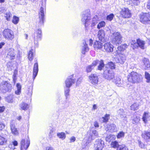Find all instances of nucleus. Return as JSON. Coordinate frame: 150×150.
<instances>
[{
  "label": "nucleus",
  "instance_id": "1",
  "mask_svg": "<svg viewBox=\"0 0 150 150\" xmlns=\"http://www.w3.org/2000/svg\"><path fill=\"white\" fill-rule=\"evenodd\" d=\"M143 77L141 75L134 71L132 72L128 76L129 82L133 83H138L142 81Z\"/></svg>",
  "mask_w": 150,
  "mask_h": 150
},
{
  "label": "nucleus",
  "instance_id": "52",
  "mask_svg": "<svg viewBox=\"0 0 150 150\" xmlns=\"http://www.w3.org/2000/svg\"><path fill=\"white\" fill-rule=\"evenodd\" d=\"M124 136V133L123 132H120L117 135V138H120L123 137Z\"/></svg>",
  "mask_w": 150,
  "mask_h": 150
},
{
  "label": "nucleus",
  "instance_id": "42",
  "mask_svg": "<svg viewBox=\"0 0 150 150\" xmlns=\"http://www.w3.org/2000/svg\"><path fill=\"white\" fill-rule=\"evenodd\" d=\"M13 96L11 95L8 96L6 99V101L8 103H12L13 102Z\"/></svg>",
  "mask_w": 150,
  "mask_h": 150
},
{
  "label": "nucleus",
  "instance_id": "34",
  "mask_svg": "<svg viewBox=\"0 0 150 150\" xmlns=\"http://www.w3.org/2000/svg\"><path fill=\"white\" fill-rule=\"evenodd\" d=\"M17 90L15 92V93L17 95H19L21 93V86L19 83H17L16 84Z\"/></svg>",
  "mask_w": 150,
  "mask_h": 150
},
{
  "label": "nucleus",
  "instance_id": "2",
  "mask_svg": "<svg viewBox=\"0 0 150 150\" xmlns=\"http://www.w3.org/2000/svg\"><path fill=\"white\" fill-rule=\"evenodd\" d=\"M30 144V141L28 135L25 138H22L20 142V150H27Z\"/></svg>",
  "mask_w": 150,
  "mask_h": 150
},
{
  "label": "nucleus",
  "instance_id": "21",
  "mask_svg": "<svg viewBox=\"0 0 150 150\" xmlns=\"http://www.w3.org/2000/svg\"><path fill=\"white\" fill-rule=\"evenodd\" d=\"M98 36L99 40L102 41L105 36L104 31L102 30H99L98 32Z\"/></svg>",
  "mask_w": 150,
  "mask_h": 150
},
{
  "label": "nucleus",
  "instance_id": "40",
  "mask_svg": "<svg viewBox=\"0 0 150 150\" xmlns=\"http://www.w3.org/2000/svg\"><path fill=\"white\" fill-rule=\"evenodd\" d=\"M130 43L132 45H133L132 48L133 49L134 48H136L138 47V45H137V41H136L134 40H132Z\"/></svg>",
  "mask_w": 150,
  "mask_h": 150
},
{
  "label": "nucleus",
  "instance_id": "28",
  "mask_svg": "<svg viewBox=\"0 0 150 150\" xmlns=\"http://www.w3.org/2000/svg\"><path fill=\"white\" fill-rule=\"evenodd\" d=\"M6 139L0 135V145H5L7 143Z\"/></svg>",
  "mask_w": 150,
  "mask_h": 150
},
{
  "label": "nucleus",
  "instance_id": "9",
  "mask_svg": "<svg viewBox=\"0 0 150 150\" xmlns=\"http://www.w3.org/2000/svg\"><path fill=\"white\" fill-rule=\"evenodd\" d=\"M40 19L39 25L41 26L43 25L44 21V8L41 7L40 9V12L39 13Z\"/></svg>",
  "mask_w": 150,
  "mask_h": 150
},
{
  "label": "nucleus",
  "instance_id": "18",
  "mask_svg": "<svg viewBox=\"0 0 150 150\" xmlns=\"http://www.w3.org/2000/svg\"><path fill=\"white\" fill-rule=\"evenodd\" d=\"M137 44L138 47H140L142 49H144V46L145 44L144 41L138 39L137 40Z\"/></svg>",
  "mask_w": 150,
  "mask_h": 150
},
{
  "label": "nucleus",
  "instance_id": "23",
  "mask_svg": "<svg viewBox=\"0 0 150 150\" xmlns=\"http://www.w3.org/2000/svg\"><path fill=\"white\" fill-rule=\"evenodd\" d=\"M19 107L21 110H26L28 108L29 105L27 103L23 102L20 104Z\"/></svg>",
  "mask_w": 150,
  "mask_h": 150
},
{
  "label": "nucleus",
  "instance_id": "47",
  "mask_svg": "<svg viewBox=\"0 0 150 150\" xmlns=\"http://www.w3.org/2000/svg\"><path fill=\"white\" fill-rule=\"evenodd\" d=\"M11 16V14L10 12H8L6 13L5 17L6 18V20L9 21L10 20V18Z\"/></svg>",
  "mask_w": 150,
  "mask_h": 150
},
{
  "label": "nucleus",
  "instance_id": "53",
  "mask_svg": "<svg viewBox=\"0 0 150 150\" xmlns=\"http://www.w3.org/2000/svg\"><path fill=\"white\" fill-rule=\"evenodd\" d=\"M99 62V61L98 60H96L94 61L93 62L91 65L93 66V67L94 68V67L97 65V64Z\"/></svg>",
  "mask_w": 150,
  "mask_h": 150
},
{
  "label": "nucleus",
  "instance_id": "14",
  "mask_svg": "<svg viewBox=\"0 0 150 150\" xmlns=\"http://www.w3.org/2000/svg\"><path fill=\"white\" fill-rule=\"evenodd\" d=\"M73 75L69 76L65 81V84L66 87L69 88L75 82L74 79H72V78L73 77Z\"/></svg>",
  "mask_w": 150,
  "mask_h": 150
},
{
  "label": "nucleus",
  "instance_id": "46",
  "mask_svg": "<svg viewBox=\"0 0 150 150\" xmlns=\"http://www.w3.org/2000/svg\"><path fill=\"white\" fill-rule=\"evenodd\" d=\"M122 81L120 78H117L116 79V83L117 86H121L122 85Z\"/></svg>",
  "mask_w": 150,
  "mask_h": 150
},
{
  "label": "nucleus",
  "instance_id": "31",
  "mask_svg": "<svg viewBox=\"0 0 150 150\" xmlns=\"http://www.w3.org/2000/svg\"><path fill=\"white\" fill-rule=\"evenodd\" d=\"M118 115L121 117H126V115L124 110L122 109H120L118 111Z\"/></svg>",
  "mask_w": 150,
  "mask_h": 150
},
{
  "label": "nucleus",
  "instance_id": "51",
  "mask_svg": "<svg viewBox=\"0 0 150 150\" xmlns=\"http://www.w3.org/2000/svg\"><path fill=\"white\" fill-rule=\"evenodd\" d=\"M114 16L113 14H110L107 16V19L108 20L111 21L113 19Z\"/></svg>",
  "mask_w": 150,
  "mask_h": 150
},
{
  "label": "nucleus",
  "instance_id": "35",
  "mask_svg": "<svg viewBox=\"0 0 150 150\" xmlns=\"http://www.w3.org/2000/svg\"><path fill=\"white\" fill-rule=\"evenodd\" d=\"M139 106V104L135 103L132 105L131 106V109L132 110H137L138 108V107Z\"/></svg>",
  "mask_w": 150,
  "mask_h": 150
},
{
  "label": "nucleus",
  "instance_id": "63",
  "mask_svg": "<svg viewBox=\"0 0 150 150\" xmlns=\"http://www.w3.org/2000/svg\"><path fill=\"white\" fill-rule=\"evenodd\" d=\"M5 45L4 42H1L0 43V49L3 46Z\"/></svg>",
  "mask_w": 150,
  "mask_h": 150
},
{
  "label": "nucleus",
  "instance_id": "5",
  "mask_svg": "<svg viewBox=\"0 0 150 150\" xmlns=\"http://www.w3.org/2000/svg\"><path fill=\"white\" fill-rule=\"evenodd\" d=\"M4 37L8 40H12L14 38L13 32L9 29H5L3 32Z\"/></svg>",
  "mask_w": 150,
  "mask_h": 150
},
{
  "label": "nucleus",
  "instance_id": "59",
  "mask_svg": "<svg viewBox=\"0 0 150 150\" xmlns=\"http://www.w3.org/2000/svg\"><path fill=\"white\" fill-rule=\"evenodd\" d=\"M5 109L4 106L0 107V112H3Z\"/></svg>",
  "mask_w": 150,
  "mask_h": 150
},
{
  "label": "nucleus",
  "instance_id": "19",
  "mask_svg": "<svg viewBox=\"0 0 150 150\" xmlns=\"http://www.w3.org/2000/svg\"><path fill=\"white\" fill-rule=\"evenodd\" d=\"M42 31L40 29H39L36 31V33L35 34L36 35V38L35 37L34 39L35 40L38 41L39 40H40L42 37Z\"/></svg>",
  "mask_w": 150,
  "mask_h": 150
},
{
  "label": "nucleus",
  "instance_id": "50",
  "mask_svg": "<svg viewBox=\"0 0 150 150\" xmlns=\"http://www.w3.org/2000/svg\"><path fill=\"white\" fill-rule=\"evenodd\" d=\"M108 65L109 67L111 69H114L115 68V65L112 62H110L108 63Z\"/></svg>",
  "mask_w": 150,
  "mask_h": 150
},
{
  "label": "nucleus",
  "instance_id": "8",
  "mask_svg": "<svg viewBox=\"0 0 150 150\" xmlns=\"http://www.w3.org/2000/svg\"><path fill=\"white\" fill-rule=\"evenodd\" d=\"M115 75V73L112 71L107 70L105 71L103 73L104 78L109 80L114 79Z\"/></svg>",
  "mask_w": 150,
  "mask_h": 150
},
{
  "label": "nucleus",
  "instance_id": "56",
  "mask_svg": "<svg viewBox=\"0 0 150 150\" xmlns=\"http://www.w3.org/2000/svg\"><path fill=\"white\" fill-rule=\"evenodd\" d=\"M12 143L14 146H16L18 145L17 141L15 140L12 142Z\"/></svg>",
  "mask_w": 150,
  "mask_h": 150
},
{
  "label": "nucleus",
  "instance_id": "6",
  "mask_svg": "<svg viewBox=\"0 0 150 150\" xmlns=\"http://www.w3.org/2000/svg\"><path fill=\"white\" fill-rule=\"evenodd\" d=\"M114 38L113 39L112 42L116 44H121L122 41V37L120 33L114 32L113 34Z\"/></svg>",
  "mask_w": 150,
  "mask_h": 150
},
{
  "label": "nucleus",
  "instance_id": "41",
  "mask_svg": "<svg viewBox=\"0 0 150 150\" xmlns=\"http://www.w3.org/2000/svg\"><path fill=\"white\" fill-rule=\"evenodd\" d=\"M104 66V64L103 63V61L102 60H101L100 61V63L98 67V69L99 70H101L103 68Z\"/></svg>",
  "mask_w": 150,
  "mask_h": 150
},
{
  "label": "nucleus",
  "instance_id": "16",
  "mask_svg": "<svg viewBox=\"0 0 150 150\" xmlns=\"http://www.w3.org/2000/svg\"><path fill=\"white\" fill-rule=\"evenodd\" d=\"M38 71V63H35L34 65L33 69V80L36 76Z\"/></svg>",
  "mask_w": 150,
  "mask_h": 150
},
{
  "label": "nucleus",
  "instance_id": "62",
  "mask_svg": "<svg viewBox=\"0 0 150 150\" xmlns=\"http://www.w3.org/2000/svg\"><path fill=\"white\" fill-rule=\"evenodd\" d=\"M46 150H53V148L51 147H46Z\"/></svg>",
  "mask_w": 150,
  "mask_h": 150
},
{
  "label": "nucleus",
  "instance_id": "43",
  "mask_svg": "<svg viewBox=\"0 0 150 150\" xmlns=\"http://www.w3.org/2000/svg\"><path fill=\"white\" fill-rule=\"evenodd\" d=\"M70 91V89L69 88L66 87L65 90V96L66 97V99H67V97L69 96V92Z\"/></svg>",
  "mask_w": 150,
  "mask_h": 150
},
{
  "label": "nucleus",
  "instance_id": "20",
  "mask_svg": "<svg viewBox=\"0 0 150 150\" xmlns=\"http://www.w3.org/2000/svg\"><path fill=\"white\" fill-rule=\"evenodd\" d=\"M95 145L96 149L95 150H102L104 148L103 145L100 141H98Z\"/></svg>",
  "mask_w": 150,
  "mask_h": 150
},
{
  "label": "nucleus",
  "instance_id": "3",
  "mask_svg": "<svg viewBox=\"0 0 150 150\" xmlns=\"http://www.w3.org/2000/svg\"><path fill=\"white\" fill-rule=\"evenodd\" d=\"M12 89V86L7 81H3L0 85V90L3 93L10 91Z\"/></svg>",
  "mask_w": 150,
  "mask_h": 150
},
{
  "label": "nucleus",
  "instance_id": "7",
  "mask_svg": "<svg viewBox=\"0 0 150 150\" xmlns=\"http://www.w3.org/2000/svg\"><path fill=\"white\" fill-rule=\"evenodd\" d=\"M90 17L89 14L86 13L82 15L81 21L85 24V27L90 24Z\"/></svg>",
  "mask_w": 150,
  "mask_h": 150
},
{
  "label": "nucleus",
  "instance_id": "54",
  "mask_svg": "<svg viewBox=\"0 0 150 150\" xmlns=\"http://www.w3.org/2000/svg\"><path fill=\"white\" fill-rule=\"evenodd\" d=\"M11 131H17V129L15 128L14 125L13 124H12V123H11Z\"/></svg>",
  "mask_w": 150,
  "mask_h": 150
},
{
  "label": "nucleus",
  "instance_id": "60",
  "mask_svg": "<svg viewBox=\"0 0 150 150\" xmlns=\"http://www.w3.org/2000/svg\"><path fill=\"white\" fill-rule=\"evenodd\" d=\"M94 126L96 127H99L98 123L96 122L95 121L94 123Z\"/></svg>",
  "mask_w": 150,
  "mask_h": 150
},
{
  "label": "nucleus",
  "instance_id": "15",
  "mask_svg": "<svg viewBox=\"0 0 150 150\" xmlns=\"http://www.w3.org/2000/svg\"><path fill=\"white\" fill-rule=\"evenodd\" d=\"M127 45L126 44L121 45L120 46L118 47L117 48V50L116 51V53L118 54L122 53L121 52L125 50L127 47Z\"/></svg>",
  "mask_w": 150,
  "mask_h": 150
},
{
  "label": "nucleus",
  "instance_id": "4",
  "mask_svg": "<svg viewBox=\"0 0 150 150\" xmlns=\"http://www.w3.org/2000/svg\"><path fill=\"white\" fill-rule=\"evenodd\" d=\"M140 21L144 24H150V13H142L140 15Z\"/></svg>",
  "mask_w": 150,
  "mask_h": 150
},
{
  "label": "nucleus",
  "instance_id": "39",
  "mask_svg": "<svg viewBox=\"0 0 150 150\" xmlns=\"http://www.w3.org/2000/svg\"><path fill=\"white\" fill-rule=\"evenodd\" d=\"M145 77L146 79V82L147 83H149L150 82V74L147 72H145Z\"/></svg>",
  "mask_w": 150,
  "mask_h": 150
},
{
  "label": "nucleus",
  "instance_id": "49",
  "mask_svg": "<svg viewBox=\"0 0 150 150\" xmlns=\"http://www.w3.org/2000/svg\"><path fill=\"white\" fill-rule=\"evenodd\" d=\"M132 4L134 6H137L140 3V1L139 0H131Z\"/></svg>",
  "mask_w": 150,
  "mask_h": 150
},
{
  "label": "nucleus",
  "instance_id": "27",
  "mask_svg": "<svg viewBox=\"0 0 150 150\" xmlns=\"http://www.w3.org/2000/svg\"><path fill=\"white\" fill-rule=\"evenodd\" d=\"M140 120L139 117L134 116L132 119V123L133 124H137L139 122Z\"/></svg>",
  "mask_w": 150,
  "mask_h": 150
},
{
  "label": "nucleus",
  "instance_id": "13",
  "mask_svg": "<svg viewBox=\"0 0 150 150\" xmlns=\"http://www.w3.org/2000/svg\"><path fill=\"white\" fill-rule=\"evenodd\" d=\"M104 49L108 52H112L113 51V46L110 42L105 43L103 45Z\"/></svg>",
  "mask_w": 150,
  "mask_h": 150
},
{
  "label": "nucleus",
  "instance_id": "38",
  "mask_svg": "<svg viewBox=\"0 0 150 150\" xmlns=\"http://www.w3.org/2000/svg\"><path fill=\"white\" fill-rule=\"evenodd\" d=\"M108 129H106L107 131H113L115 129V125L113 124L110 125H109L107 126Z\"/></svg>",
  "mask_w": 150,
  "mask_h": 150
},
{
  "label": "nucleus",
  "instance_id": "64",
  "mask_svg": "<svg viewBox=\"0 0 150 150\" xmlns=\"http://www.w3.org/2000/svg\"><path fill=\"white\" fill-rule=\"evenodd\" d=\"M97 107L96 104H94L93 105V109L94 110H96L97 109Z\"/></svg>",
  "mask_w": 150,
  "mask_h": 150
},
{
  "label": "nucleus",
  "instance_id": "10",
  "mask_svg": "<svg viewBox=\"0 0 150 150\" xmlns=\"http://www.w3.org/2000/svg\"><path fill=\"white\" fill-rule=\"evenodd\" d=\"M120 13L122 17L124 18H128L131 16L130 10L128 8H124L122 9Z\"/></svg>",
  "mask_w": 150,
  "mask_h": 150
},
{
  "label": "nucleus",
  "instance_id": "48",
  "mask_svg": "<svg viewBox=\"0 0 150 150\" xmlns=\"http://www.w3.org/2000/svg\"><path fill=\"white\" fill-rule=\"evenodd\" d=\"M19 18L16 16H14L12 20V22L15 24H17Z\"/></svg>",
  "mask_w": 150,
  "mask_h": 150
},
{
  "label": "nucleus",
  "instance_id": "61",
  "mask_svg": "<svg viewBox=\"0 0 150 150\" xmlns=\"http://www.w3.org/2000/svg\"><path fill=\"white\" fill-rule=\"evenodd\" d=\"M147 7L150 10V0L148 2Z\"/></svg>",
  "mask_w": 150,
  "mask_h": 150
},
{
  "label": "nucleus",
  "instance_id": "11",
  "mask_svg": "<svg viewBox=\"0 0 150 150\" xmlns=\"http://www.w3.org/2000/svg\"><path fill=\"white\" fill-rule=\"evenodd\" d=\"M7 57L11 59H13L16 55V51L12 48H9L6 50Z\"/></svg>",
  "mask_w": 150,
  "mask_h": 150
},
{
  "label": "nucleus",
  "instance_id": "32",
  "mask_svg": "<svg viewBox=\"0 0 150 150\" xmlns=\"http://www.w3.org/2000/svg\"><path fill=\"white\" fill-rule=\"evenodd\" d=\"M110 145L111 147L114 148H117L119 145L118 142L116 141L112 142Z\"/></svg>",
  "mask_w": 150,
  "mask_h": 150
},
{
  "label": "nucleus",
  "instance_id": "12",
  "mask_svg": "<svg viewBox=\"0 0 150 150\" xmlns=\"http://www.w3.org/2000/svg\"><path fill=\"white\" fill-rule=\"evenodd\" d=\"M90 82L93 84H97L98 82V78L96 74H91L89 76Z\"/></svg>",
  "mask_w": 150,
  "mask_h": 150
},
{
  "label": "nucleus",
  "instance_id": "26",
  "mask_svg": "<svg viewBox=\"0 0 150 150\" xmlns=\"http://www.w3.org/2000/svg\"><path fill=\"white\" fill-rule=\"evenodd\" d=\"M116 150H128V149L125 144H122L119 145Z\"/></svg>",
  "mask_w": 150,
  "mask_h": 150
},
{
  "label": "nucleus",
  "instance_id": "44",
  "mask_svg": "<svg viewBox=\"0 0 150 150\" xmlns=\"http://www.w3.org/2000/svg\"><path fill=\"white\" fill-rule=\"evenodd\" d=\"M93 69V66L91 65H88L86 67V71L87 72H91Z\"/></svg>",
  "mask_w": 150,
  "mask_h": 150
},
{
  "label": "nucleus",
  "instance_id": "45",
  "mask_svg": "<svg viewBox=\"0 0 150 150\" xmlns=\"http://www.w3.org/2000/svg\"><path fill=\"white\" fill-rule=\"evenodd\" d=\"M105 23L104 21H102L99 23L97 25V28L100 29L101 28L104 27L105 25Z\"/></svg>",
  "mask_w": 150,
  "mask_h": 150
},
{
  "label": "nucleus",
  "instance_id": "30",
  "mask_svg": "<svg viewBox=\"0 0 150 150\" xmlns=\"http://www.w3.org/2000/svg\"><path fill=\"white\" fill-rule=\"evenodd\" d=\"M143 61L144 65L147 68L150 67V63L148 59L144 58Z\"/></svg>",
  "mask_w": 150,
  "mask_h": 150
},
{
  "label": "nucleus",
  "instance_id": "25",
  "mask_svg": "<svg viewBox=\"0 0 150 150\" xmlns=\"http://www.w3.org/2000/svg\"><path fill=\"white\" fill-rule=\"evenodd\" d=\"M34 55V51L31 49L28 53V57L30 61H31L33 59Z\"/></svg>",
  "mask_w": 150,
  "mask_h": 150
},
{
  "label": "nucleus",
  "instance_id": "24",
  "mask_svg": "<svg viewBox=\"0 0 150 150\" xmlns=\"http://www.w3.org/2000/svg\"><path fill=\"white\" fill-rule=\"evenodd\" d=\"M110 115L106 114L104 117L100 118L101 121L102 122H107L110 119Z\"/></svg>",
  "mask_w": 150,
  "mask_h": 150
},
{
  "label": "nucleus",
  "instance_id": "58",
  "mask_svg": "<svg viewBox=\"0 0 150 150\" xmlns=\"http://www.w3.org/2000/svg\"><path fill=\"white\" fill-rule=\"evenodd\" d=\"M5 127L4 125L1 122H0V130H1Z\"/></svg>",
  "mask_w": 150,
  "mask_h": 150
},
{
  "label": "nucleus",
  "instance_id": "55",
  "mask_svg": "<svg viewBox=\"0 0 150 150\" xmlns=\"http://www.w3.org/2000/svg\"><path fill=\"white\" fill-rule=\"evenodd\" d=\"M139 147H140L142 148H143L144 147L145 145L142 142L140 141H139Z\"/></svg>",
  "mask_w": 150,
  "mask_h": 150
},
{
  "label": "nucleus",
  "instance_id": "37",
  "mask_svg": "<svg viewBox=\"0 0 150 150\" xmlns=\"http://www.w3.org/2000/svg\"><path fill=\"white\" fill-rule=\"evenodd\" d=\"M58 137L60 139H64L66 137L65 134L63 132L58 133L57 134Z\"/></svg>",
  "mask_w": 150,
  "mask_h": 150
},
{
  "label": "nucleus",
  "instance_id": "36",
  "mask_svg": "<svg viewBox=\"0 0 150 150\" xmlns=\"http://www.w3.org/2000/svg\"><path fill=\"white\" fill-rule=\"evenodd\" d=\"M144 138L146 142H150V132H147L144 135Z\"/></svg>",
  "mask_w": 150,
  "mask_h": 150
},
{
  "label": "nucleus",
  "instance_id": "22",
  "mask_svg": "<svg viewBox=\"0 0 150 150\" xmlns=\"http://www.w3.org/2000/svg\"><path fill=\"white\" fill-rule=\"evenodd\" d=\"M93 47L95 49H100L102 47V44L100 42L96 41L94 43Z\"/></svg>",
  "mask_w": 150,
  "mask_h": 150
},
{
  "label": "nucleus",
  "instance_id": "57",
  "mask_svg": "<svg viewBox=\"0 0 150 150\" xmlns=\"http://www.w3.org/2000/svg\"><path fill=\"white\" fill-rule=\"evenodd\" d=\"M76 140V138L74 137H71L70 139V142H74Z\"/></svg>",
  "mask_w": 150,
  "mask_h": 150
},
{
  "label": "nucleus",
  "instance_id": "17",
  "mask_svg": "<svg viewBox=\"0 0 150 150\" xmlns=\"http://www.w3.org/2000/svg\"><path fill=\"white\" fill-rule=\"evenodd\" d=\"M82 53L85 54L86 52H87L89 50V48L88 47L85 41H83L82 45Z\"/></svg>",
  "mask_w": 150,
  "mask_h": 150
},
{
  "label": "nucleus",
  "instance_id": "33",
  "mask_svg": "<svg viewBox=\"0 0 150 150\" xmlns=\"http://www.w3.org/2000/svg\"><path fill=\"white\" fill-rule=\"evenodd\" d=\"M149 114L148 113L144 112L143 114L142 119L143 121L145 123H146L147 121V119L149 118Z\"/></svg>",
  "mask_w": 150,
  "mask_h": 150
},
{
  "label": "nucleus",
  "instance_id": "29",
  "mask_svg": "<svg viewBox=\"0 0 150 150\" xmlns=\"http://www.w3.org/2000/svg\"><path fill=\"white\" fill-rule=\"evenodd\" d=\"M98 18L97 16H94L92 19L91 26L92 27L94 26L98 23Z\"/></svg>",
  "mask_w": 150,
  "mask_h": 150
}]
</instances>
